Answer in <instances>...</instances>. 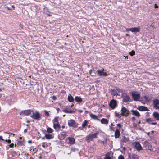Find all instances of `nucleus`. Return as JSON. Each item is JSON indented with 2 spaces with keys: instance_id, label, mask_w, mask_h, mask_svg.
Here are the masks:
<instances>
[{
  "instance_id": "obj_31",
  "label": "nucleus",
  "mask_w": 159,
  "mask_h": 159,
  "mask_svg": "<svg viewBox=\"0 0 159 159\" xmlns=\"http://www.w3.org/2000/svg\"><path fill=\"white\" fill-rule=\"evenodd\" d=\"M53 130L51 128L48 127L47 129V132L49 133H52L53 132Z\"/></svg>"
},
{
  "instance_id": "obj_12",
  "label": "nucleus",
  "mask_w": 159,
  "mask_h": 159,
  "mask_svg": "<svg viewBox=\"0 0 159 159\" xmlns=\"http://www.w3.org/2000/svg\"><path fill=\"white\" fill-rule=\"evenodd\" d=\"M97 74L99 76H106L107 75L106 72H104L103 71L98 70L97 71Z\"/></svg>"
},
{
  "instance_id": "obj_38",
  "label": "nucleus",
  "mask_w": 159,
  "mask_h": 159,
  "mask_svg": "<svg viewBox=\"0 0 159 159\" xmlns=\"http://www.w3.org/2000/svg\"><path fill=\"white\" fill-rule=\"evenodd\" d=\"M115 116L116 117H117L119 118H120L121 117V116L119 114L116 112L115 113Z\"/></svg>"
},
{
  "instance_id": "obj_42",
  "label": "nucleus",
  "mask_w": 159,
  "mask_h": 159,
  "mask_svg": "<svg viewBox=\"0 0 159 159\" xmlns=\"http://www.w3.org/2000/svg\"><path fill=\"white\" fill-rule=\"evenodd\" d=\"M117 125L120 129L121 127V124H117Z\"/></svg>"
},
{
  "instance_id": "obj_48",
  "label": "nucleus",
  "mask_w": 159,
  "mask_h": 159,
  "mask_svg": "<svg viewBox=\"0 0 159 159\" xmlns=\"http://www.w3.org/2000/svg\"><path fill=\"white\" fill-rule=\"evenodd\" d=\"M144 99L146 100H148V98L146 96H145L144 97Z\"/></svg>"
},
{
  "instance_id": "obj_25",
  "label": "nucleus",
  "mask_w": 159,
  "mask_h": 159,
  "mask_svg": "<svg viewBox=\"0 0 159 159\" xmlns=\"http://www.w3.org/2000/svg\"><path fill=\"white\" fill-rule=\"evenodd\" d=\"M90 116L91 118L93 119L98 120H100L98 119V116L95 115L91 114H90Z\"/></svg>"
},
{
  "instance_id": "obj_50",
  "label": "nucleus",
  "mask_w": 159,
  "mask_h": 159,
  "mask_svg": "<svg viewBox=\"0 0 159 159\" xmlns=\"http://www.w3.org/2000/svg\"><path fill=\"white\" fill-rule=\"evenodd\" d=\"M154 7H155V8H158V6H157L156 4H155V6H154Z\"/></svg>"
},
{
  "instance_id": "obj_57",
  "label": "nucleus",
  "mask_w": 159,
  "mask_h": 159,
  "mask_svg": "<svg viewBox=\"0 0 159 159\" xmlns=\"http://www.w3.org/2000/svg\"><path fill=\"white\" fill-rule=\"evenodd\" d=\"M126 36H130L129 34H126Z\"/></svg>"
},
{
  "instance_id": "obj_26",
  "label": "nucleus",
  "mask_w": 159,
  "mask_h": 159,
  "mask_svg": "<svg viewBox=\"0 0 159 159\" xmlns=\"http://www.w3.org/2000/svg\"><path fill=\"white\" fill-rule=\"evenodd\" d=\"M100 121L101 123L104 124H107L108 122V120L106 118H102Z\"/></svg>"
},
{
  "instance_id": "obj_49",
  "label": "nucleus",
  "mask_w": 159,
  "mask_h": 159,
  "mask_svg": "<svg viewBox=\"0 0 159 159\" xmlns=\"http://www.w3.org/2000/svg\"><path fill=\"white\" fill-rule=\"evenodd\" d=\"M156 124H157L156 122H152V123H151V124H152V125H156Z\"/></svg>"
},
{
  "instance_id": "obj_59",
  "label": "nucleus",
  "mask_w": 159,
  "mask_h": 159,
  "mask_svg": "<svg viewBox=\"0 0 159 159\" xmlns=\"http://www.w3.org/2000/svg\"><path fill=\"white\" fill-rule=\"evenodd\" d=\"M61 127L62 129H64L65 128V126L64 125H62Z\"/></svg>"
},
{
  "instance_id": "obj_17",
  "label": "nucleus",
  "mask_w": 159,
  "mask_h": 159,
  "mask_svg": "<svg viewBox=\"0 0 159 159\" xmlns=\"http://www.w3.org/2000/svg\"><path fill=\"white\" fill-rule=\"evenodd\" d=\"M128 141H129L128 138L125 137L124 135L122 136V138L121 139V142L123 143H126Z\"/></svg>"
},
{
  "instance_id": "obj_7",
  "label": "nucleus",
  "mask_w": 159,
  "mask_h": 159,
  "mask_svg": "<svg viewBox=\"0 0 159 159\" xmlns=\"http://www.w3.org/2000/svg\"><path fill=\"white\" fill-rule=\"evenodd\" d=\"M121 115L126 116H128L129 113V111L125 107H122L121 109Z\"/></svg>"
},
{
  "instance_id": "obj_41",
  "label": "nucleus",
  "mask_w": 159,
  "mask_h": 159,
  "mask_svg": "<svg viewBox=\"0 0 159 159\" xmlns=\"http://www.w3.org/2000/svg\"><path fill=\"white\" fill-rule=\"evenodd\" d=\"M6 142H7V143H10L11 142V141L10 139H8V140H5Z\"/></svg>"
},
{
  "instance_id": "obj_23",
  "label": "nucleus",
  "mask_w": 159,
  "mask_h": 159,
  "mask_svg": "<svg viewBox=\"0 0 159 159\" xmlns=\"http://www.w3.org/2000/svg\"><path fill=\"white\" fill-rule=\"evenodd\" d=\"M75 100L77 102L80 103L82 102V98L79 96H76L75 99Z\"/></svg>"
},
{
  "instance_id": "obj_39",
  "label": "nucleus",
  "mask_w": 159,
  "mask_h": 159,
  "mask_svg": "<svg viewBox=\"0 0 159 159\" xmlns=\"http://www.w3.org/2000/svg\"><path fill=\"white\" fill-rule=\"evenodd\" d=\"M135 51L134 50H132L129 53V54L131 56H133L135 54Z\"/></svg>"
},
{
  "instance_id": "obj_16",
  "label": "nucleus",
  "mask_w": 159,
  "mask_h": 159,
  "mask_svg": "<svg viewBox=\"0 0 159 159\" xmlns=\"http://www.w3.org/2000/svg\"><path fill=\"white\" fill-rule=\"evenodd\" d=\"M128 156L130 159H138L137 156L135 154H129Z\"/></svg>"
},
{
  "instance_id": "obj_1",
  "label": "nucleus",
  "mask_w": 159,
  "mask_h": 159,
  "mask_svg": "<svg viewBox=\"0 0 159 159\" xmlns=\"http://www.w3.org/2000/svg\"><path fill=\"white\" fill-rule=\"evenodd\" d=\"M30 117L34 120H39L42 119L41 115L38 111H35V112H33L32 115L30 116Z\"/></svg>"
},
{
  "instance_id": "obj_58",
  "label": "nucleus",
  "mask_w": 159,
  "mask_h": 159,
  "mask_svg": "<svg viewBox=\"0 0 159 159\" xmlns=\"http://www.w3.org/2000/svg\"><path fill=\"white\" fill-rule=\"evenodd\" d=\"M62 135H64L65 134V132H63L62 133Z\"/></svg>"
},
{
  "instance_id": "obj_29",
  "label": "nucleus",
  "mask_w": 159,
  "mask_h": 159,
  "mask_svg": "<svg viewBox=\"0 0 159 159\" xmlns=\"http://www.w3.org/2000/svg\"><path fill=\"white\" fill-rule=\"evenodd\" d=\"M58 118L59 117L56 116L55 117L54 119L52 121L53 123V125L59 124L58 120Z\"/></svg>"
},
{
  "instance_id": "obj_18",
  "label": "nucleus",
  "mask_w": 159,
  "mask_h": 159,
  "mask_svg": "<svg viewBox=\"0 0 159 159\" xmlns=\"http://www.w3.org/2000/svg\"><path fill=\"white\" fill-rule=\"evenodd\" d=\"M120 135V132L119 130L116 129L115 132L114 136L115 138H118Z\"/></svg>"
},
{
  "instance_id": "obj_10",
  "label": "nucleus",
  "mask_w": 159,
  "mask_h": 159,
  "mask_svg": "<svg viewBox=\"0 0 159 159\" xmlns=\"http://www.w3.org/2000/svg\"><path fill=\"white\" fill-rule=\"evenodd\" d=\"M153 107L156 109H159V100L157 99L153 100Z\"/></svg>"
},
{
  "instance_id": "obj_35",
  "label": "nucleus",
  "mask_w": 159,
  "mask_h": 159,
  "mask_svg": "<svg viewBox=\"0 0 159 159\" xmlns=\"http://www.w3.org/2000/svg\"><path fill=\"white\" fill-rule=\"evenodd\" d=\"M17 144L19 146H22L24 145L23 142L21 141H18L17 143Z\"/></svg>"
},
{
  "instance_id": "obj_19",
  "label": "nucleus",
  "mask_w": 159,
  "mask_h": 159,
  "mask_svg": "<svg viewBox=\"0 0 159 159\" xmlns=\"http://www.w3.org/2000/svg\"><path fill=\"white\" fill-rule=\"evenodd\" d=\"M68 100L70 102H73L75 99L71 94H69L68 97Z\"/></svg>"
},
{
  "instance_id": "obj_30",
  "label": "nucleus",
  "mask_w": 159,
  "mask_h": 159,
  "mask_svg": "<svg viewBox=\"0 0 159 159\" xmlns=\"http://www.w3.org/2000/svg\"><path fill=\"white\" fill-rule=\"evenodd\" d=\"M88 121L87 120H85L83 122L82 124V126L84 128L87 125V123Z\"/></svg>"
},
{
  "instance_id": "obj_2",
  "label": "nucleus",
  "mask_w": 159,
  "mask_h": 159,
  "mask_svg": "<svg viewBox=\"0 0 159 159\" xmlns=\"http://www.w3.org/2000/svg\"><path fill=\"white\" fill-rule=\"evenodd\" d=\"M68 125L69 127H72L73 128H76L78 127V123L73 119H71L69 120L68 123Z\"/></svg>"
},
{
  "instance_id": "obj_28",
  "label": "nucleus",
  "mask_w": 159,
  "mask_h": 159,
  "mask_svg": "<svg viewBox=\"0 0 159 159\" xmlns=\"http://www.w3.org/2000/svg\"><path fill=\"white\" fill-rule=\"evenodd\" d=\"M31 111L30 110H27L22 111V112L25 115H28L31 113Z\"/></svg>"
},
{
  "instance_id": "obj_8",
  "label": "nucleus",
  "mask_w": 159,
  "mask_h": 159,
  "mask_svg": "<svg viewBox=\"0 0 159 159\" xmlns=\"http://www.w3.org/2000/svg\"><path fill=\"white\" fill-rule=\"evenodd\" d=\"M117 105V102L114 99L111 100L109 103V106L112 109H114L116 107Z\"/></svg>"
},
{
  "instance_id": "obj_15",
  "label": "nucleus",
  "mask_w": 159,
  "mask_h": 159,
  "mask_svg": "<svg viewBox=\"0 0 159 159\" xmlns=\"http://www.w3.org/2000/svg\"><path fill=\"white\" fill-rule=\"evenodd\" d=\"M144 146L146 147V148H152V146L150 145L149 143L147 141H145L143 142Z\"/></svg>"
},
{
  "instance_id": "obj_22",
  "label": "nucleus",
  "mask_w": 159,
  "mask_h": 159,
  "mask_svg": "<svg viewBox=\"0 0 159 159\" xmlns=\"http://www.w3.org/2000/svg\"><path fill=\"white\" fill-rule=\"evenodd\" d=\"M63 111L65 113H73L75 112V111L73 110H68L67 108H66L63 110Z\"/></svg>"
},
{
  "instance_id": "obj_24",
  "label": "nucleus",
  "mask_w": 159,
  "mask_h": 159,
  "mask_svg": "<svg viewBox=\"0 0 159 159\" xmlns=\"http://www.w3.org/2000/svg\"><path fill=\"white\" fill-rule=\"evenodd\" d=\"M54 129L57 131H59L61 128V126L59 124L53 125Z\"/></svg>"
},
{
  "instance_id": "obj_11",
  "label": "nucleus",
  "mask_w": 159,
  "mask_h": 159,
  "mask_svg": "<svg viewBox=\"0 0 159 159\" xmlns=\"http://www.w3.org/2000/svg\"><path fill=\"white\" fill-rule=\"evenodd\" d=\"M140 28L139 26L135 27H132L129 28L128 30L132 32H138L140 31Z\"/></svg>"
},
{
  "instance_id": "obj_46",
  "label": "nucleus",
  "mask_w": 159,
  "mask_h": 159,
  "mask_svg": "<svg viewBox=\"0 0 159 159\" xmlns=\"http://www.w3.org/2000/svg\"><path fill=\"white\" fill-rule=\"evenodd\" d=\"M0 140H2L3 141H5L4 139L2 138V136H0Z\"/></svg>"
},
{
  "instance_id": "obj_60",
  "label": "nucleus",
  "mask_w": 159,
  "mask_h": 159,
  "mask_svg": "<svg viewBox=\"0 0 159 159\" xmlns=\"http://www.w3.org/2000/svg\"><path fill=\"white\" fill-rule=\"evenodd\" d=\"M110 129L111 130H112V128L111 127H110Z\"/></svg>"
},
{
  "instance_id": "obj_6",
  "label": "nucleus",
  "mask_w": 159,
  "mask_h": 159,
  "mask_svg": "<svg viewBox=\"0 0 159 159\" xmlns=\"http://www.w3.org/2000/svg\"><path fill=\"white\" fill-rule=\"evenodd\" d=\"M133 145L138 151L143 150L140 144L138 142H135L133 143Z\"/></svg>"
},
{
  "instance_id": "obj_20",
  "label": "nucleus",
  "mask_w": 159,
  "mask_h": 159,
  "mask_svg": "<svg viewBox=\"0 0 159 159\" xmlns=\"http://www.w3.org/2000/svg\"><path fill=\"white\" fill-rule=\"evenodd\" d=\"M153 115L155 119L159 120V113L158 112H153Z\"/></svg>"
},
{
  "instance_id": "obj_62",
  "label": "nucleus",
  "mask_w": 159,
  "mask_h": 159,
  "mask_svg": "<svg viewBox=\"0 0 159 159\" xmlns=\"http://www.w3.org/2000/svg\"><path fill=\"white\" fill-rule=\"evenodd\" d=\"M138 124H140L141 123V121H140H140H139L138 122Z\"/></svg>"
},
{
  "instance_id": "obj_32",
  "label": "nucleus",
  "mask_w": 159,
  "mask_h": 159,
  "mask_svg": "<svg viewBox=\"0 0 159 159\" xmlns=\"http://www.w3.org/2000/svg\"><path fill=\"white\" fill-rule=\"evenodd\" d=\"M153 120L152 119L150 118H147L146 120V122L150 124H151V122H152Z\"/></svg>"
},
{
  "instance_id": "obj_4",
  "label": "nucleus",
  "mask_w": 159,
  "mask_h": 159,
  "mask_svg": "<svg viewBox=\"0 0 159 159\" xmlns=\"http://www.w3.org/2000/svg\"><path fill=\"white\" fill-rule=\"evenodd\" d=\"M121 98L123 99V102L126 103L128 102L130 99V97L125 93L122 94Z\"/></svg>"
},
{
  "instance_id": "obj_14",
  "label": "nucleus",
  "mask_w": 159,
  "mask_h": 159,
  "mask_svg": "<svg viewBox=\"0 0 159 159\" xmlns=\"http://www.w3.org/2000/svg\"><path fill=\"white\" fill-rule=\"evenodd\" d=\"M66 139L68 140L69 141L68 143L69 144L72 145L75 143V139L74 138L71 137H67Z\"/></svg>"
},
{
  "instance_id": "obj_44",
  "label": "nucleus",
  "mask_w": 159,
  "mask_h": 159,
  "mask_svg": "<svg viewBox=\"0 0 159 159\" xmlns=\"http://www.w3.org/2000/svg\"><path fill=\"white\" fill-rule=\"evenodd\" d=\"M14 144L13 143H11L9 145V146L10 148H12L14 147Z\"/></svg>"
},
{
  "instance_id": "obj_9",
  "label": "nucleus",
  "mask_w": 159,
  "mask_h": 159,
  "mask_svg": "<svg viewBox=\"0 0 159 159\" xmlns=\"http://www.w3.org/2000/svg\"><path fill=\"white\" fill-rule=\"evenodd\" d=\"M110 92L111 95L114 96L119 95L118 93H120V90L117 89H111Z\"/></svg>"
},
{
  "instance_id": "obj_54",
  "label": "nucleus",
  "mask_w": 159,
  "mask_h": 159,
  "mask_svg": "<svg viewBox=\"0 0 159 159\" xmlns=\"http://www.w3.org/2000/svg\"><path fill=\"white\" fill-rule=\"evenodd\" d=\"M27 129H25L24 130V132L26 133L27 132Z\"/></svg>"
},
{
  "instance_id": "obj_51",
  "label": "nucleus",
  "mask_w": 159,
  "mask_h": 159,
  "mask_svg": "<svg viewBox=\"0 0 159 159\" xmlns=\"http://www.w3.org/2000/svg\"><path fill=\"white\" fill-rule=\"evenodd\" d=\"M28 142L29 143H32V140H29L28 141Z\"/></svg>"
},
{
  "instance_id": "obj_34",
  "label": "nucleus",
  "mask_w": 159,
  "mask_h": 159,
  "mask_svg": "<svg viewBox=\"0 0 159 159\" xmlns=\"http://www.w3.org/2000/svg\"><path fill=\"white\" fill-rule=\"evenodd\" d=\"M50 112V111H49L48 112L46 110H45L44 111V113L45 115L47 116H49V112Z\"/></svg>"
},
{
  "instance_id": "obj_37",
  "label": "nucleus",
  "mask_w": 159,
  "mask_h": 159,
  "mask_svg": "<svg viewBox=\"0 0 159 159\" xmlns=\"http://www.w3.org/2000/svg\"><path fill=\"white\" fill-rule=\"evenodd\" d=\"M71 151L74 152H75L76 151H78L79 149L77 148L73 147L71 148Z\"/></svg>"
},
{
  "instance_id": "obj_52",
  "label": "nucleus",
  "mask_w": 159,
  "mask_h": 159,
  "mask_svg": "<svg viewBox=\"0 0 159 159\" xmlns=\"http://www.w3.org/2000/svg\"><path fill=\"white\" fill-rule=\"evenodd\" d=\"M131 119L133 120H135V117H132V118H131Z\"/></svg>"
},
{
  "instance_id": "obj_56",
  "label": "nucleus",
  "mask_w": 159,
  "mask_h": 159,
  "mask_svg": "<svg viewBox=\"0 0 159 159\" xmlns=\"http://www.w3.org/2000/svg\"><path fill=\"white\" fill-rule=\"evenodd\" d=\"M56 110H57V113H58V111H59L60 110L59 108H57Z\"/></svg>"
},
{
  "instance_id": "obj_43",
  "label": "nucleus",
  "mask_w": 159,
  "mask_h": 159,
  "mask_svg": "<svg viewBox=\"0 0 159 159\" xmlns=\"http://www.w3.org/2000/svg\"><path fill=\"white\" fill-rule=\"evenodd\" d=\"M52 98L53 100H55L57 99V97L55 96H53Z\"/></svg>"
},
{
  "instance_id": "obj_27",
  "label": "nucleus",
  "mask_w": 159,
  "mask_h": 159,
  "mask_svg": "<svg viewBox=\"0 0 159 159\" xmlns=\"http://www.w3.org/2000/svg\"><path fill=\"white\" fill-rule=\"evenodd\" d=\"M45 137L47 139H51L53 138L52 135L49 134H45Z\"/></svg>"
},
{
  "instance_id": "obj_47",
  "label": "nucleus",
  "mask_w": 159,
  "mask_h": 159,
  "mask_svg": "<svg viewBox=\"0 0 159 159\" xmlns=\"http://www.w3.org/2000/svg\"><path fill=\"white\" fill-rule=\"evenodd\" d=\"M42 146L44 148H45L46 147V146L45 145V143H43V144H42Z\"/></svg>"
},
{
  "instance_id": "obj_53",
  "label": "nucleus",
  "mask_w": 159,
  "mask_h": 159,
  "mask_svg": "<svg viewBox=\"0 0 159 159\" xmlns=\"http://www.w3.org/2000/svg\"><path fill=\"white\" fill-rule=\"evenodd\" d=\"M78 111L80 113H82L83 112V110H80Z\"/></svg>"
},
{
  "instance_id": "obj_63",
  "label": "nucleus",
  "mask_w": 159,
  "mask_h": 159,
  "mask_svg": "<svg viewBox=\"0 0 159 159\" xmlns=\"http://www.w3.org/2000/svg\"><path fill=\"white\" fill-rule=\"evenodd\" d=\"M45 137H43V138H42V139H43V140H44V139H45Z\"/></svg>"
},
{
  "instance_id": "obj_36",
  "label": "nucleus",
  "mask_w": 159,
  "mask_h": 159,
  "mask_svg": "<svg viewBox=\"0 0 159 159\" xmlns=\"http://www.w3.org/2000/svg\"><path fill=\"white\" fill-rule=\"evenodd\" d=\"M146 149H147L148 152H153V149H152V148H146Z\"/></svg>"
},
{
  "instance_id": "obj_3",
  "label": "nucleus",
  "mask_w": 159,
  "mask_h": 159,
  "mask_svg": "<svg viewBox=\"0 0 159 159\" xmlns=\"http://www.w3.org/2000/svg\"><path fill=\"white\" fill-rule=\"evenodd\" d=\"M131 94L134 101H138L139 100L140 96V94L138 93L137 92L133 91L131 93Z\"/></svg>"
},
{
  "instance_id": "obj_33",
  "label": "nucleus",
  "mask_w": 159,
  "mask_h": 159,
  "mask_svg": "<svg viewBox=\"0 0 159 159\" xmlns=\"http://www.w3.org/2000/svg\"><path fill=\"white\" fill-rule=\"evenodd\" d=\"M106 157L105 159H112L111 157L109 156V154L108 153L105 154Z\"/></svg>"
},
{
  "instance_id": "obj_55",
  "label": "nucleus",
  "mask_w": 159,
  "mask_h": 159,
  "mask_svg": "<svg viewBox=\"0 0 159 159\" xmlns=\"http://www.w3.org/2000/svg\"><path fill=\"white\" fill-rule=\"evenodd\" d=\"M5 8H7L8 10H10V9L7 7V6H6V7H5Z\"/></svg>"
},
{
  "instance_id": "obj_40",
  "label": "nucleus",
  "mask_w": 159,
  "mask_h": 159,
  "mask_svg": "<svg viewBox=\"0 0 159 159\" xmlns=\"http://www.w3.org/2000/svg\"><path fill=\"white\" fill-rule=\"evenodd\" d=\"M118 159H125L124 157L122 155L119 156L118 157Z\"/></svg>"
},
{
  "instance_id": "obj_21",
  "label": "nucleus",
  "mask_w": 159,
  "mask_h": 159,
  "mask_svg": "<svg viewBox=\"0 0 159 159\" xmlns=\"http://www.w3.org/2000/svg\"><path fill=\"white\" fill-rule=\"evenodd\" d=\"M131 112L132 113L133 115L136 116L138 117H139L140 116L139 113L137 110H132Z\"/></svg>"
},
{
  "instance_id": "obj_64",
  "label": "nucleus",
  "mask_w": 159,
  "mask_h": 159,
  "mask_svg": "<svg viewBox=\"0 0 159 159\" xmlns=\"http://www.w3.org/2000/svg\"><path fill=\"white\" fill-rule=\"evenodd\" d=\"M88 111H85V113H88Z\"/></svg>"
},
{
  "instance_id": "obj_61",
  "label": "nucleus",
  "mask_w": 159,
  "mask_h": 159,
  "mask_svg": "<svg viewBox=\"0 0 159 159\" xmlns=\"http://www.w3.org/2000/svg\"><path fill=\"white\" fill-rule=\"evenodd\" d=\"M147 134L148 135H149V134H150V132H148L147 133Z\"/></svg>"
},
{
  "instance_id": "obj_5",
  "label": "nucleus",
  "mask_w": 159,
  "mask_h": 159,
  "mask_svg": "<svg viewBox=\"0 0 159 159\" xmlns=\"http://www.w3.org/2000/svg\"><path fill=\"white\" fill-rule=\"evenodd\" d=\"M98 134V133H95L93 134L88 135L86 137L87 141H92L94 138L97 137V136Z\"/></svg>"
},
{
  "instance_id": "obj_45",
  "label": "nucleus",
  "mask_w": 159,
  "mask_h": 159,
  "mask_svg": "<svg viewBox=\"0 0 159 159\" xmlns=\"http://www.w3.org/2000/svg\"><path fill=\"white\" fill-rule=\"evenodd\" d=\"M84 128V127H83L82 126V127H80L78 128V129H80V130H82L83 129V128Z\"/></svg>"
},
{
  "instance_id": "obj_13",
  "label": "nucleus",
  "mask_w": 159,
  "mask_h": 159,
  "mask_svg": "<svg viewBox=\"0 0 159 159\" xmlns=\"http://www.w3.org/2000/svg\"><path fill=\"white\" fill-rule=\"evenodd\" d=\"M137 109L141 111H148V109L146 107L139 106Z\"/></svg>"
}]
</instances>
